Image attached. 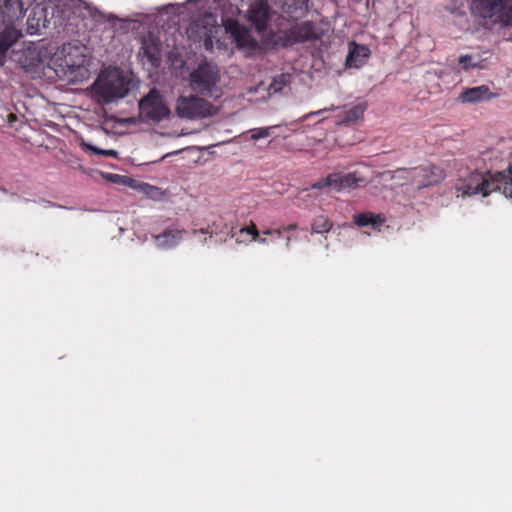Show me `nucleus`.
Listing matches in <instances>:
<instances>
[{"label": "nucleus", "instance_id": "obj_7", "mask_svg": "<svg viewBox=\"0 0 512 512\" xmlns=\"http://www.w3.org/2000/svg\"><path fill=\"white\" fill-rule=\"evenodd\" d=\"M219 70L216 65L212 63H201L190 74V87L203 95L212 96L218 91L217 83L219 81Z\"/></svg>", "mask_w": 512, "mask_h": 512}, {"label": "nucleus", "instance_id": "obj_17", "mask_svg": "<svg viewBox=\"0 0 512 512\" xmlns=\"http://www.w3.org/2000/svg\"><path fill=\"white\" fill-rule=\"evenodd\" d=\"M369 55L370 50L366 45H360L354 41L349 42L346 66L349 68H359L364 65Z\"/></svg>", "mask_w": 512, "mask_h": 512}, {"label": "nucleus", "instance_id": "obj_8", "mask_svg": "<svg viewBox=\"0 0 512 512\" xmlns=\"http://www.w3.org/2000/svg\"><path fill=\"white\" fill-rule=\"evenodd\" d=\"M10 58L26 72L35 71L42 63V51L39 45L23 41L13 48Z\"/></svg>", "mask_w": 512, "mask_h": 512}, {"label": "nucleus", "instance_id": "obj_1", "mask_svg": "<svg viewBox=\"0 0 512 512\" xmlns=\"http://www.w3.org/2000/svg\"><path fill=\"white\" fill-rule=\"evenodd\" d=\"M88 48L80 43H66L55 53L56 73L69 82H81L89 76Z\"/></svg>", "mask_w": 512, "mask_h": 512}, {"label": "nucleus", "instance_id": "obj_27", "mask_svg": "<svg viewBox=\"0 0 512 512\" xmlns=\"http://www.w3.org/2000/svg\"><path fill=\"white\" fill-rule=\"evenodd\" d=\"M80 147L83 151L90 153L92 155H100V156H108L116 158L118 156V152L113 149H99L90 143L86 142L84 139H81L79 142Z\"/></svg>", "mask_w": 512, "mask_h": 512}, {"label": "nucleus", "instance_id": "obj_18", "mask_svg": "<svg viewBox=\"0 0 512 512\" xmlns=\"http://www.w3.org/2000/svg\"><path fill=\"white\" fill-rule=\"evenodd\" d=\"M493 97L494 94L487 85L467 88L459 95V99L462 103H479L490 100Z\"/></svg>", "mask_w": 512, "mask_h": 512}, {"label": "nucleus", "instance_id": "obj_26", "mask_svg": "<svg viewBox=\"0 0 512 512\" xmlns=\"http://www.w3.org/2000/svg\"><path fill=\"white\" fill-rule=\"evenodd\" d=\"M274 128L275 126L253 128L240 135V137L242 138L243 141H247L248 139L258 141L260 139L269 137L271 135V131Z\"/></svg>", "mask_w": 512, "mask_h": 512}, {"label": "nucleus", "instance_id": "obj_36", "mask_svg": "<svg viewBox=\"0 0 512 512\" xmlns=\"http://www.w3.org/2000/svg\"><path fill=\"white\" fill-rule=\"evenodd\" d=\"M9 117H10L11 119H14V118H15V116H14L13 114H10V115H9Z\"/></svg>", "mask_w": 512, "mask_h": 512}, {"label": "nucleus", "instance_id": "obj_2", "mask_svg": "<svg viewBox=\"0 0 512 512\" xmlns=\"http://www.w3.org/2000/svg\"><path fill=\"white\" fill-rule=\"evenodd\" d=\"M132 75L120 69L103 70L92 85L94 98L102 104L117 102L133 88Z\"/></svg>", "mask_w": 512, "mask_h": 512}, {"label": "nucleus", "instance_id": "obj_31", "mask_svg": "<svg viewBox=\"0 0 512 512\" xmlns=\"http://www.w3.org/2000/svg\"><path fill=\"white\" fill-rule=\"evenodd\" d=\"M107 179L114 183H122L129 186V180L118 174H108Z\"/></svg>", "mask_w": 512, "mask_h": 512}, {"label": "nucleus", "instance_id": "obj_20", "mask_svg": "<svg viewBox=\"0 0 512 512\" xmlns=\"http://www.w3.org/2000/svg\"><path fill=\"white\" fill-rule=\"evenodd\" d=\"M22 34L19 30L13 28V27H6L1 33H0V54L1 56L5 57L8 50L11 47L17 48V45L20 44L19 39L21 38Z\"/></svg>", "mask_w": 512, "mask_h": 512}, {"label": "nucleus", "instance_id": "obj_37", "mask_svg": "<svg viewBox=\"0 0 512 512\" xmlns=\"http://www.w3.org/2000/svg\"><path fill=\"white\" fill-rule=\"evenodd\" d=\"M270 233H271L270 230H267V231L264 232V234H270Z\"/></svg>", "mask_w": 512, "mask_h": 512}, {"label": "nucleus", "instance_id": "obj_15", "mask_svg": "<svg viewBox=\"0 0 512 512\" xmlns=\"http://www.w3.org/2000/svg\"><path fill=\"white\" fill-rule=\"evenodd\" d=\"M186 235L182 229H167L159 235L153 236L155 245L160 250H170L175 248Z\"/></svg>", "mask_w": 512, "mask_h": 512}, {"label": "nucleus", "instance_id": "obj_34", "mask_svg": "<svg viewBox=\"0 0 512 512\" xmlns=\"http://www.w3.org/2000/svg\"><path fill=\"white\" fill-rule=\"evenodd\" d=\"M200 232L201 233H207V229H201Z\"/></svg>", "mask_w": 512, "mask_h": 512}, {"label": "nucleus", "instance_id": "obj_9", "mask_svg": "<svg viewBox=\"0 0 512 512\" xmlns=\"http://www.w3.org/2000/svg\"><path fill=\"white\" fill-rule=\"evenodd\" d=\"M139 110L142 117L153 121H161L170 115L168 104L156 89L150 90V92L140 100Z\"/></svg>", "mask_w": 512, "mask_h": 512}, {"label": "nucleus", "instance_id": "obj_35", "mask_svg": "<svg viewBox=\"0 0 512 512\" xmlns=\"http://www.w3.org/2000/svg\"><path fill=\"white\" fill-rule=\"evenodd\" d=\"M508 40L512 42V33L509 35Z\"/></svg>", "mask_w": 512, "mask_h": 512}, {"label": "nucleus", "instance_id": "obj_28", "mask_svg": "<svg viewBox=\"0 0 512 512\" xmlns=\"http://www.w3.org/2000/svg\"><path fill=\"white\" fill-rule=\"evenodd\" d=\"M308 0H283V9L288 14H294L306 9Z\"/></svg>", "mask_w": 512, "mask_h": 512}, {"label": "nucleus", "instance_id": "obj_19", "mask_svg": "<svg viewBox=\"0 0 512 512\" xmlns=\"http://www.w3.org/2000/svg\"><path fill=\"white\" fill-rule=\"evenodd\" d=\"M83 13L82 16L90 17L95 21L96 24H109L111 27L115 26L120 19L113 14H105L99 11L96 7L92 6L87 2H83Z\"/></svg>", "mask_w": 512, "mask_h": 512}, {"label": "nucleus", "instance_id": "obj_29", "mask_svg": "<svg viewBox=\"0 0 512 512\" xmlns=\"http://www.w3.org/2000/svg\"><path fill=\"white\" fill-rule=\"evenodd\" d=\"M332 228V223L325 216H318L312 224L313 233H326Z\"/></svg>", "mask_w": 512, "mask_h": 512}, {"label": "nucleus", "instance_id": "obj_38", "mask_svg": "<svg viewBox=\"0 0 512 512\" xmlns=\"http://www.w3.org/2000/svg\"><path fill=\"white\" fill-rule=\"evenodd\" d=\"M355 3H359L361 0H352Z\"/></svg>", "mask_w": 512, "mask_h": 512}, {"label": "nucleus", "instance_id": "obj_24", "mask_svg": "<svg viewBox=\"0 0 512 512\" xmlns=\"http://www.w3.org/2000/svg\"><path fill=\"white\" fill-rule=\"evenodd\" d=\"M354 223L360 227L372 226L378 227L384 222V218L380 214L364 212L353 216Z\"/></svg>", "mask_w": 512, "mask_h": 512}, {"label": "nucleus", "instance_id": "obj_4", "mask_svg": "<svg viewBox=\"0 0 512 512\" xmlns=\"http://www.w3.org/2000/svg\"><path fill=\"white\" fill-rule=\"evenodd\" d=\"M471 11L492 25L512 26V0H472Z\"/></svg>", "mask_w": 512, "mask_h": 512}, {"label": "nucleus", "instance_id": "obj_33", "mask_svg": "<svg viewBox=\"0 0 512 512\" xmlns=\"http://www.w3.org/2000/svg\"><path fill=\"white\" fill-rule=\"evenodd\" d=\"M457 15L460 16V17H465V13L460 12V11L457 12Z\"/></svg>", "mask_w": 512, "mask_h": 512}, {"label": "nucleus", "instance_id": "obj_32", "mask_svg": "<svg viewBox=\"0 0 512 512\" xmlns=\"http://www.w3.org/2000/svg\"><path fill=\"white\" fill-rule=\"evenodd\" d=\"M333 109H334V106H331L330 108L320 109V110H318V111H316V112H311V113H309V114H306V115L302 116L299 120L302 122V121H304V120H306V119L310 118L311 116H314V115H321V114H323L324 112H326V111H330V110H333Z\"/></svg>", "mask_w": 512, "mask_h": 512}, {"label": "nucleus", "instance_id": "obj_25", "mask_svg": "<svg viewBox=\"0 0 512 512\" xmlns=\"http://www.w3.org/2000/svg\"><path fill=\"white\" fill-rule=\"evenodd\" d=\"M495 178L498 179V185L505 197L512 199V164L507 171L496 174Z\"/></svg>", "mask_w": 512, "mask_h": 512}, {"label": "nucleus", "instance_id": "obj_12", "mask_svg": "<svg viewBox=\"0 0 512 512\" xmlns=\"http://www.w3.org/2000/svg\"><path fill=\"white\" fill-rule=\"evenodd\" d=\"M290 83L289 74H280L273 78L269 86H265L263 83L249 89L248 94L251 96L248 98L250 101L265 100L275 94L282 93Z\"/></svg>", "mask_w": 512, "mask_h": 512}, {"label": "nucleus", "instance_id": "obj_3", "mask_svg": "<svg viewBox=\"0 0 512 512\" xmlns=\"http://www.w3.org/2000/svg\"><path fill=\"white\" fill-rule=\"evenodd\" d=\"M386 178L400 181V185L410 184L416 189H423L440 183L444 178V171L433 165H425L410 169H399L384 174Z\"/></svg>", "mask_w": 512, "mask_h": 512}, {"label": "nucleus", "instance_id": "obj_21", "mask_svg": "<svg viewBox=\"0 0 512 512\" xmlns=\"http://www.w3.org/2000/svg\"><path fill=\"white\" fill-rule=\"evenodd\" d=\"M129 187L155 201L161 200L164 195L160 188L141 181L129 180Z\"/></svg>", "mask_w": 512, "mask_h": 512}, {"label": "nucleus", "instance_id": "obj_13", "mask_svg": "<svg viewBox=\"0 0 512 512\" xmlns=\"http://www.w3.org/2000/svg\"><path fill=\"white\" fill-rule=\"evenodd\" d=\"M225 30L230 34V37L239 49L250 53L257 48V41L251 35L250 30L240 25L238 22L227 20L225 22Z\"/></svg>", "mask_w": 512, "mask_h": 512}, {"label": "nucleus", "instance_id": "obj_10", "mask_svg": "<svg viewBox=\"0 0 512 512\" xmlns=\"http://www.w3.org/2000/svg\"><path fill=\"white\" fill-rule=\"evenodd\" d=\"M363 179L357 176L356 172L347 174L331 173L324 178L319 179L311 185L312 189L331 188L336 192L354 189Z\"/></svg>", "mask_w": 512, "mask_h": 512}, {"label": "nucleus", "instance_id": "obj_11", "mask_svg": "<svg viewBox=\"0 0 512 512\" xmlns=\"http://www.w3.org/2000/svg\"><path fill=\"white\" fill-rule=\"evenodd\" d=\"M244 17L262 32L266 29L270 15V6L267 0H242Z\"/></svg>", "mask_w": 512, "mask_h": 512}, {"label": "nucleus", "instance_id": "obj_14", "mask_svg": "<svg viewBox=\"0 0 512 512\" xmlns=\"http://www.w3.org/2000/svg\"><path fill=\"white\" fill-rule=\"evenodd\" d=\"M24 13L22 0H0V23L9 24L17 21Z\"/></svg>", "mask_w": 512, "mask_h": 512}, {"label": "nucleus", "instance_id": "obj_5", "mask_svg": "<svg viewBox=\"0 0 512 512\" xmlns=\"http://www.w3.org/2000/svg\"><path fill=\"white\" fill-rule=\"evenodd\" d=\"M174 110L180 119L190 121L208 118L218 112V108L215 105L195 94L178 96L175 101Z\"/></svg>", "mask_w": 512, "mask_h": 512}, {"label": "nucleus", "instance_id": "obj_6", "mask_svg": "<svg viewBox=\"0 0 512 512\" xmlns=\"http://www.w3.org/2000/svg\"><path fill=\"white\" fill-rule=\"evenodd\" d=\"M455 190L457 198L478 194L486 197L491 192L500 190V186L495 176L475 171L465 177H460L455 183Z\"/></svg>", "mask_w": 512, "mask_h": 512}, {"label": "nucleus", "instance_id": "obj_16", "mask_svg": "<svg viewBox=\"0 0 512 512\" xmlns=\"http://www.w3.org/2000/svg\"><path fill=\"white\" fill-rule=\"evenodd\" d=\"M367 109V103L364 101L356 104L345 105L338 115L337 125H349L360 120Z\"/></svg>", "mask_w": 512, "mask_h": 512}, {"label": "nucleus", "instance_id": "obj_30", "mask_svg": "<svg viewBox=\"0 0 512 512\" xmlns=\"http://www.w3.org/2000/svg\"><path fill=\"white\" fill-rule=\"evenodd\" d=\"M240 235L248 234L252 236V241H258L261 244H266L267 240L265 238H259L258 231L256 230L255 226L252 225L250 227H244L241 228L239 231Z\"/></svg>", "mask_w": 512, "mask_h": 512}, {"label": "nucleus", "instance_id": "obj_22", "mask_svg": "<svg viewBox=\"0 0 512 512\" xmlns=\"http://www.w3.org/2000/svg\"><path fill=\"white\" fill-rule=\"evenodd\" d=\"M294 36L300 41L316 40L320 33L316 26L311 22H304L294 28Z\"/></svg>", "mask_w": 512, "mask_h": 512}, {"label": "nucleus", "instance_id": "obj_23", "mask_svg": "<svg viewBox=\"0 0 512 512\" xmlns=\"http://www.w3.org/2000/svg\"><path fill=\"white\" fill-rule=\"evenodd\" d=\"M459 70H482L485 68V62L479 55L463 54L458 58Z\"/></svg>", "mask_w": 512, "mask_h": 512}]
</instances>
